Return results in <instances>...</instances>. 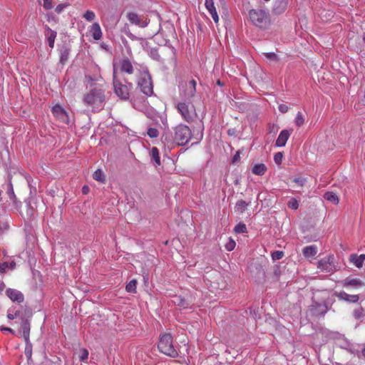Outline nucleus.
<instances>
[{
	"label": "nucleus",
	"mask_w": 365,
	"mask_h": 365,
	"mask_svg": "<svg viewBox=\"0 0 365 365\" xmlns=\"http://www.w3.org/2000/svg\"><path fill=\"white\" fill-rule=\"evenodd\" d=\"M334 302L335 299L330 297L327 289L317 290L313 293L309 310L314 316L324 317L331 309Z\"/></svg>",
	"instance_id": "f257e3e1"
},
{
	"label": "nucleus",
	"mask_w": 365,
	"mask_h": 365,
	"mask_svg": "<svg viewBox=\"0 0 365 365\" xmlns=\"http://www.w3.org/2000/svg\"><path fill=\"white\" fill-rule=\"evenodd\" d=\"M105 99L103 90L95 88L84 96L83 101L85 105L92 108L93 112H97L103 108Z\"/></svg>",
	"instance_id": "f03ea898"
},
{
	"label": "nucleus",
	"mask_w": 365,
	"mask_h": 365,
	"mask_svg": "<svg viewBox=\"0 0 365 365\" xmlns=\"http://www.w3.org/2000/svg\"><path fill=\"white\" fill-rule=\"evenodd\" d=\"M249 17L252 24L261 29H267L271 23L269 14L262 9H251Z\"/></svg>",
	"instance_id": "7ed1b4c3"
},
{
	"label": "nucleus",
	"mask_w": 365,
	"mask_h": 365,
	"mask_svg": "<svg viewBox=\"0 0 365 365\" xmlns=\"http://www.w3.org/2000/svg\"><path fill=\"white\" fill-rule=\"evenodd\" d=\"M192 137V131L188 126L180 123L173 128V140L178 145H187Z\"/></svg>",
	"instance_id": "20e7f679"
},
{
	"label": "nucleus",
	"mask_w": 365,
	"mask_h": 365,
	"mask_svg": "<svg viewBox=\"0 0 365 365\" xmlns=\"http://www.w3.org/2000/svg\"><path fill=\"white\" fill-rule=\"evenodd\" d=\"M158 348L161 353L166 356L172 358L178 356V352L173 345V340L170 334H164L160 337Z\"/></svg>",
	"instance_id": "39448f33"
},
{
	"label": "nucleus",
	"mask_w": 365,
	"mask_h": 365,
	"mask_svg": "<svg viewBox=\"0 0 365 365\" xmlns=\"http://www.w3.org/2000/svg\"><path fill=\"white\" fill-rule=\"evenodd\" d=\"M176 108L185 121L187 123L194 121L197 115L195 107L190 102H179Z\"/></svg>",
	"instance_id": "423d86ee"
},
{
	"label": "nucleus",
	"mask_w": 365,
	"mask_h": 365,
	"mask_svg": "<svg viewBox=\"0 0 365 365\" xmlns=\"http://www.w3.org/2000/svg\"><path fill=\"white\" fill-rule=\"evenodd\" d=\"M113 86L115 94L123 100H128L130 97V90L133 88V84H123L117 78L115 71H113Z\"/></svg>",
	"instance_id": "0eeeda50"
},
{
	"label": "nucleus",
	"mask_w": 365,
	"mask_h": 365,
	"mask_svg": "<svg viewBox=\"0 0 365 365\" xmlns=\"http://www.w3.org/2000/svg\"><path fill=\"white\" fill-rule=\"evenodd\" d=\"M138 86L145 95L150 96L153 93L152 79L148 70L140 74L138 81Z\"/></svg>",
	"instance_id": "6e6552de"
},
{
	"label": "nucleus",
	"mask_w": 365,
	"mask_h": 365,
	"mask_svg": "<svg viewBox=\"0 0 365 365\" xmlns=\"http://www.w3.org/2000/svg\"><path fill=\"white\" fill-rule=\"evenodd\" d=\"M317 268L323 272L334 273L337 270L333 255H328L317 262Z\"/></svg>",
	"instance_id": "1a4fd4ad"
},
{
	"label": "nucleus",
	"mask_w": 365,
	"mask_h": 365,
	"mask_svg": "<svg viewBox=\"0 0 365 365\" xmlns=\"http://www.w3.org/2000/svg\"><path fill=\"white\" fill-rule=\"evenodd\" d=\"M51 111L56 118L64 123H69L68 115L61 106L59 104L55 105L52 107Z\"/></svg>",
	"instance_id": "9d476101"
},
{
	"label": "nucleus",
	"mask_w": 365,
	"mask_h": 365,
	"mask_svg": "<svg viewBox=\"0 0 365 365\" xmlns=\"http://www.w3.org/2000/svg\"><path fill=\"white\" fill-rule=\"evenodd\" d=\"M127 18L130 24L138 26L141 28H145L148 26L149 20L147 19L143 20L136 13L128 12L127 14Z\"/></svg>",
	"instance_id": "9b49d317"
},
{
	"label": "nucleus",
	"mask_w": 365,
	"mask_h": 365,
	"mask_svg": "<svg viewBox=\"0 0 365 365\" xmlns=\"http://www.w3.org/2000/svg\"><path fill=\"white\" fill-rule=\"evenodd\" d=\"M292 132H293L292 128L282 130L280 132L277 139L276 140L275 145L277 147L285 146L287 141L288 140V139H289L290 135L292 133Z\"/></svg>",
	"instance_id": "f8f14e48"
},
{
	"label": "nucleus",
	"mask_w": 365,
	"mask_h": 365,
	"mask_svg": "<svg viewBox=\"0 0 365 365\" xmlns=\"http://www.w3.org/2000/svg\"><path fill=\"white\" fill-rule=\"evenodd\" d=\"M7 297L13 302L21 303L24 300V294L19 290L9 288L6 291Z\"/></svg>",
	"instance_id": "ddd939ff"
},
{
	"label": "nucleus",
	"mask_w": 365,
	"mask_h": 365,
	"mask_svg": "<svg viewBox=\"0 0 365 365\" xmlns=\"http://www.w3.org/2000/svg\"><path fill=\"white\" fill-rule=\"evenodd\" d=\"M334 294L336 297H338L339 299L344 300V301H345L346 302H349V303H356L359 299V295H357V294L351 295V294L346 293L344 291H341L340 292H334Z\"/></svg>",
	"instance_id": "4468645a"
},
{
	"label": "nucleus",
	"mask_w": 365,
	"mask_h": 365,
	"mask_svg": "<svg viewBox=\"0 0 365 365\" xmlns=\"http://www.w3.org/2000/svg\"><path fill=\"white\" fill-rule=\"evenodd\" d=\"M288 5V0H275L272 12L274 14L279 15L285 11Z\"/></svg>",
	"instance_id": "2eb2a0df"
},
{
	"label": "nucleus",
	"mask_w": 365,
	"mask_h": 365,
	"mask_svg": "<svg viewBox=\"0 0 365 365\" xmlns=\"http://www.w3.org/2000/svg\"><path fill=\"white\" fill-rule=\"evenodd\" d=\"M196 81L191 80L185 83V90L184 91V97L189 99L194 96L196 91Z\"/></svg>",
	"instance_id": "dca6fc26"
},
{
	"label": "nucleus",
	"mask_w": 365,
	"mask_h": 365,
	"mask_svg": "<svg viewBox=\"0 0 365 365\" xmlns=\"http://www.w3.org/2000/svg\"><path fill=\"white\" fill-rule=\"evenodd\" d=\"M45 36L46 38L48 44L51 48L54 46L55 39L57 36V32L52 30L48 25H45Z\"/></svg>",
	"instance_id": "f3484780"
},
{
	"label": "nucleus",
	"mask_w": 365,
	"mask_h": 365,
	"mask_svg": "<svg viewBox=\"0 0 365 365\" xmlns=\"http://www.w3.org/2000/svg\"><path fill=\"white\" fill-rule=\"evenodd\" d=\"M342 285L344 287H352L354 288H359L364 286V282H363L360 279L358 278H349L347 277L344 279L342 282Z\"/></svg>",
	"instance_id": "a211bd4d"
},
{
	"label": "nucleus",
	"mask_w": 365,
	"mask_h": 365,
	"mask_svg": "<svg viewBox=\"0 0 365 365\" xmlns=\"http://www.w3.org/2000/svg\"><path fill=\"white\" fill-rule=\"evenodd\" d=\"M205 5L215 23L219 21V16L213 0H205Z\"/></svg>",
	"instance_id": "6ab92c4d"
},
{
	"label": "nucleus",
	"mask_w": 365,
	"mask_h": 365,
	"mask_svg": "<svg viewBox=\"0 0 365 365\" xmlns=\"http://www.w3.org/2000/svg\"><path fill=\"white\" fill-rule=\"evenodd\" d=\"M21 327L23 331V335L26 343L29 342V334H30V322L27 319L24 317L21 318Z\"/></svg>",
	"instance_id": "aec40b11"
},
{
	"label": "nucleus",
	"mask_w": 365,
	"mask_h": 365,
	"mask_svg": "<svg viewBox=\"0 0 365 365\" xmlns=\"http://www.w3.org/2000/svg\"><path fill=\"white\" fill-rule=\"evenodd\" d=\"M173 303L182 309H191V302L181 296H175L173 300Z\"/></svg>",
	"instance_id": "412c9836"
},
{
	"label": "nucleus",
	"mask_w": 365,
	"mask_h": 365,
	"mask_svg": "<svg viewBox=\"0 0 365 365\" xmlns=\"http://www.w3.org/2000/svg\"><path fill=\"white\" fill-rule=\"evenodd\" d=\"M120 71L128 74L133 73V66L128 58H123L120 61Z\"/></svg>",
	"instance_id": "4be33fe9"
},
{
	"label": "nucleus",
	"mask_w": 365,
	"mask_h": 365,
	"mask_svg": "<svg viewBox=\"0 0 365 365\" xmlns=\"http://www.w3.org/2000/svg\"><path fill=\"white\" fill-rule=\"evenodd\" d=\"M90 32L95 40H100L102 38V31L98 23H93L91 26Z\"/></svg>",
	"instance_id": "5701e85b"
},
{
	"label": "nucleus",
	"mask_w": 365,
	"mask_h": 365,
	"mask_svg": "<svg viewBox=\"0 0 365 365\" xmlns=\"http://www.w3.org/2000/svg\"><path fill=\"white\" fill-rule=\"evenodd\" d=\"M70 48L66 46L63 45L60 48V62L62 64H65L68 59L70 54Z\"/></svg>",
	"instance_id": "b1692460"
},
{
	"label": "nucleus",
	"mask_w": 365,
	"mask_h": 365,
	"mask_svg": "<svg viewBox=\"0 0 365 365\" xmlns=\"http://www.w3.org/2000/svg\"><path fill=\"white\" fill-rule=\"evenodd\" d=\"M317 247L316 245L306 246L302 250V254L305 257H314L317 253Z\"/></svg>",
	"instance_id": "393cba45"
},
{
	"label": "nucleus",
	"mask_w": 365,
	"mask_h": 365,
	"mask_svg": "<svg viewBox=\"0 0 365 365\" xmlns=\"http://www.w3.org/2000/svg\"><path fill=\"white\" fill-rule=\"evenodd\" d=\"M267 170V166L264 163H258L254 165L252 171L255 175H263L266 173Z\"/></svg>",
	"instance_id": "a878e982"
},
{
	"label": "nucleus",
	"mask_w": 365,
	"mask_h": 365,
	"mask_svg": "<svg viewBox=\"0 0 365 365\" xmlns=\"http://www.w3.org/2000/svg\"><path fill=\"white\" fill-rule=\"evenodd\" d=\"M150 156L151 160L155 162V165L158 166L160 165V158L159 150L156 147H153L150 151Z\"/></svg>",
	"instance_id": "bb28decb"
},
{
	"label": "nucleus",
	"mask_w": 365,
	"mask_h": 365,
	"mask_svg": "<svg viewBox=\"0 0 365 365\" xmlns=\"http://www.w3.org/2000/svg\"><path fill=\"white\" fill-rule=\"evenodd\" d=\"M250 202H247L243 200H240L237 202L235 205V210L240 213H243L247 210V207L250 205Z\"/></svg>",
	"instance_id": "cd10ccee"
},
{
	"label": "nucleus",
	"mask_w": 365,
	"mask_h": 365,
	"mask_svg": "<svg viewBox=\"0 0 365 365\" xmlns=\"http://www.w3.org/2000/svg\"><path fill=\"white\" fill-rule=\"evenodd\" d=\"M324 198L333 203L334 205H337L339 202V199L336 193L333 192H327L324 194Z\"/></svg>",
	"instance_id": "c85d7f7f"
},
{
	"label": "nucleus",
	"mask_w": 365,
	"mask_h": 365,
	"mask_svg": "<svg viewBox=\"0 0 365 365\" xmlns=\"http://www.w3.org/2000/svg\"><path fill=\"white\" fill-rule=\"evenodd\" d=\"M16 267V262L14 261H11L10 262H3L0 264V273L5 272L6 269H14Z\"/></svg>",
	"instance_id": "c756f323"
},
{
	"label": "nucleus",
	"mask_w": 365,
	"mask_h": 365,
	"mask_svg": "<svg viewBox=\"0 0 365 365\" xmlns=\"http://www.w3.org/2000/svg\"><path fill=\"white\" fill-rule=\"evenodd\" d=\"M93 178L101 182H103L106 180L105 175L101 169H98L94 172Z\"/></svg>",
	"instance_id": "7c9ffc66"
},
{
	"label": "nucleus",
	"mask_w": 365,
	"mask_h": 365,
	"mask_svg": "<svg viewBox=\"0 0 365 365\" xmlns=\"http://www.w3.org/2000/svg\"><path fill=\"white\" fill-rule=\"evenodd\" d=\"M356 254H352L349 257V261L353 263L357 268H361L363 265L362 262L359 258H357Z\"/></svg>",
	"instance_id": "2f4dec72"
},
{
	"label": "nucleus",
	"mask_w": 365,
	"mask_h": 365,
	"mask_svg": "<svg viewBox=\"0 0 365 365\" xmlns=\"http://www.w3.org/2000/svg\"><path fill=\"white\" fill-rule=\"evenodd\" d=\"M234 231L237 234L247 233V229L246 225L243 222H239L234 228Z\"/></svg>",
	"instance_id": "473e14b6"
},
{
	"label": "nucleus",
	"mask_w": 365,
	"mask_h": 365,
	"mask_svg": "<svg viewBox=\"0 0 365 365\" xmlns=\"http://www.w3.org/2000/svg\"><path fill=\"white\" fill-rule=\"evenodd\" d=\"M6 192L10 200L14 201L16 200V195L14 194L13 185L11 181L6 185Z\"/></svg>",
	"instance_id": "72a5a7b5"
},
{
	"label": "nucleus",
	"mask_w": 365,
	"mask_h": 365,
	"mask_svg": "<svg viewBox=\"0 0 365 365\" xmlns=\"http://www.w3.org/2000/svg\"><path fill=\"white\" fill-rule=\"evenodd\" d=\"M136 284H137L136 280L132 279L127 284V285L125 287L126 291L128 292H130V293L136 292Z\"/></svg>",
	"instance_id": "f704fd0d"
},
{
	"label": "nucleus",
	"mask_w": 365,
	"mask_h": 365,
	"mask_svg": "<svg viewBox=\"0 0 365 365\" xmlns=\"http://www.w3.org/2000/svg\"><path fill=\"white\" fill-rule=\"evenodd\" d=\"M294 123L297 127H301L304 123V118L301 112H298L294 119Z\"/></svg>",
	"instance_id": "c9c22d12"
},
{
	"label": "nucleus",
	"mask_w": 365,
	"mask_h": 365,
	"mask_svg": "<svg viewBox=\"0 0 365 365\" xmlns=\"http://www.w3.org/2000/svg\"><path fill=\"white\" fill-rule=\"evenodd\" d=\"M83 17L86 19L88 21H93L95 18H96V14L93 11H91V10H87Z\"/></svg>",
	"instance_id": "e433bc0d"
},
{
	"label": "nucleus",
	"mask_w": 365,
	"mask_h": 365,
	"mask_svg": "<svg viewBox=\"0 0 365 365\" xmlns=\"http://www.w3.org/2000/svg\"><path fill=\"white\" fill-rule=\"evenodd\" d=\"M287 206L289 208L296 210L299 207V202L295 198H292L288 202Z\"/></svg>",
	"instance_id": "4c0bfd02"
},
{
	"label": "nucleus",
	"mask_w": 365,
	"mask_h": 365,
	"mask_svg": "<svg viewBox=\"0 0 365 365\" xmlns=\"http://www.w3.org/2000/svg\"><path fill=\"white\" fill-rule=\"evenodd\" d=\"M150 57L155 60L160 61L161 60L160 56L159 54L158 50L156 48H152L150 52Z\"/></svg>",
	"instance_id": "58836bf2"
},
{
	"label": "nucleus",
	"mask_w": 365,
	"mask_h": 365,
	"mask_svg": "<svg viewBox=\"0 0 365 365\" xmlns=\"http://www.w3.org/2000/svg\"><path fill=\"white\" fill-rule=\"evenodd\" d=\"M147 134L150 138H157L159 135L158 129L155 128H149L147 131Z\"/></svg>",
	"instance_id": "ea45409f"
},
{
	"label": "nucleus",
	"mask_w": 365,
	"mask_h": 365,
	"mask_svg": "<svg viewBox=\"0 0 365 365\" xmlns=\"http://www.w3.org/2000/svg\"><path fill=\"white\" fill-rule=\"evenodd\" d=\"M283 257L284 252L282 251L277 250L272 253V259L274 261L281 259Z\"/></svg>",
	"instance_id": "a19ab883"
},
{
	"label": "nucleus",
	"mask_w": 365,
	"mask_h": 365,
	"mask_svg": "<svg viewBox=\"0 0 365 365\" xmlns=\"http://www.w3.org/2000/svg\"><path fill=\"white\" fill-rule=\"evenodd\" d=\"M88 351L87 349H80V353H79V356H78L80 361H84L85 360H86L88 359Z\"/></svg>",
	"instance_id": "79ce46f5"
},
{
	"label": "nucleus",
	"mask_w": 365,
	"mask_h": 365,
	"mask_svg": "<svg viewBox=\"0 0 365 365\" xmlns=\"http://www.w3.org/2000/svg\"><path fill=\"white\" fill-rule=\"evenodd\" d=\"M283 154L282 153L278 152L274 154V160L276 164L280 165L282 162Z\"/></svg>",
	"instance_id": "37998d69"
},
{
	"label": "nucleus",
	"mask_w": 365,
	"mask_h": 365,
	"mask_svg": "<svg viewBox=\"0 0 365 365\" xmlns=\"http://www.w3.org/2000/svg\"><path fill=\"white\" fill-rule=\"evenodd\" d=\"M69 6L68 4L67 3H65V4H58L56 9H55V11L57 14H61L66 8H67L68 6Z\"/></svg>",
	"instance_id": "c03bdc74"
},
{
	"label": "nucleus",
	"mask_w": 365,
	"mask_h": 365,
	"mask_svg": "<svg viewBox=\"0 0 365 365\" xmlns=\"http://www.w3.org/2000/svg\"><path fill=\"white\" fill-rule=\"evenodd\" d=\"M264 55L265 56V57L267 59H269L270 61H277L278 60L277 56L273 52L264 53Z\"/></svg>",
	"instance_id": "a18cd8bd"
},
{
	"label": "nucleus",
	"mask_w": 365,
	"mask_h": 365,
	"mask_svg": "<svg viewBox=\"0 0 365 365\" xmlns=\"http://www.w3.org/2000/svg\"><path fill=\"white\" fill-rule=\"evenodd\" d=\"M354 316L356 319H360L364 317L362 308L356 309L354 311Z\"/></svg>",
	"instance_id": "49530a36"
},
{
	"label": "nucleus",
	"mask_w": 365,
	"mask_h": 365,
	"mask_svg": "<svg viewBox=\"0 0 365 365\" xmlns=\"http://www.w3.org/2000/svg\"><path fill=\"white\" fill-rule=\"evenodd\" d=\"M25 354L28 358H30L31 356L32 348L30 341L28 344L26 343V346L25 348Z\"/></svg>",
	"instance_id": "de8ad7c7"
},
{
	"label": "nucleus",
	"mask_w": 365,
	"mask_h": 365,
	"mask_svg": "<svg viewBox=\"0 0 365 365\" xmlns=\"http://www.w3.org/2000/svg\"><path fill=\"white\" fill-rule=\"evenodd\" d=\"M235 242L232 240H230L225 245V248L227 251H232L235 247Z\"/></svg>",
	"instance_id": "09e8293b"
},
{
	"label": "nucleus",
	"mask_w": 365,
	"mask_h": 365,
	"mask_svg": "<svg viewBox=\"0 0 365 365\" xmlns=\"http://www.w3.org/2000/svg\"><path fill=\"white\" fill-rule=\"evenodd\" d=\"M306 180L302 178H296L293 180V182L297 183L299 186L303 187L305 183Z\"/></svg>",
	"instance_id": "8fccbe9b"
},
{
	"label": "nucleus",
	"mask_w": 365,
	"mask_h": 365,
	"mask_svg": "<svg viewBox=\"0 0 365 365\" xmlns=\"http://www.w3.org/2000/svg\"><path fill=\"white\" fill-rule=\"evenodd\" d=\"M43 6L46 9H51L53 8V4H52L51 1H50V0H43Z\"/></svg>",
	"instance_id": "3c124183"
},
{
	"label": "nucleus",
	"mask_w": 365,
	"mask_h": 365,
	"mask_svg": "<svg viewBox=\"0 0 365 365\" xmlns=\"http://www.w3.org/2000/svg\"><path fill=\"white\" fill-rule=\"evenodd\" d=\"M278 108H279V110L280 112H282V113H287L288 111V109H289L288 106L287 105H285V104H280Z\"/></svg>",
	"instance_id": "603ef678"
},
{
	"label": "nucleus",
	"mask_w": 365,
	"mask_h": 365,
	"mask_svg": "<svg viewBox=\"0 0 365 365\" xmlns=\"http://www.w3.org/2000/svg\"><path fill=\"white\" fill-rule=\"evenodd\" d=\"M240 152L237 151L235 155L232 158V163H236L240 160Z\"/></svg>",
	"instance_id": "864d4df0"
},
{
	"label": "nucleus",
	"mask_w": 365,
	"mask_h": 365,
	"mask_svg": "<svg viewBox=\"0 0 365 365\" xmlns=\"http://www.w3.org/2000/svg\"><path fill=\"white\" fill-rule=\"evenodd\" d=\"M1 329L3 331H8V332L11 333L13 334L15 333V331L12 329L9 328V327H2Z\"/></svg>",
	"instance_id": "5fc2aeb1"
},
{
	"label": "nucleus",
	"mask_w": 365,
	"mask_h": 365,
	"mask_svg": "<svg viewBox=\"0 0 365 365\" xmlns=\"http://www.w3.org/2000/svg\"><path fill=\"white\" fill-rule=\"evenodd\" d=\"M7 317H8V319H10V320H13V319H14L15 318H16V314H12V313L9 312V313L7 314Z\"/></svg>",
	"instance_id": "6e6d98bb"
},
{
	"label": "nucleus",
	"mask_w": 365,
	"mask_h": 365,
	"mask_svg": "<svg viewBox=\"0 0 365 365\" xmlns=\"http://www.w3.org/2000/svg\"><path fill=\"white\" fill-rule=\"evenodd\" d=\"M357 258H359L360 260L362 262V263H364V262L365 260V254H361L360 255H358Z\"/></svg>",
	"instance_id": "4d7b16f0"
},
{
	"label": "nucleus",
	"mask_w": 365,
	"mask_h": 365,
	"mask_svg": "<svg viewBox=\"0 0 365 365\" xmlns=\"http://www.w3.org/2000/svg\"><path fill=\"white\" fill-rule=\"evenodd\" d=\"M9 227V225L6 223H4L3 226L0 225V231L2 230H7Z\"/></svg>",
	"instance_id": "13d9d810"
},
{
	"label": "nucleus",
	"mask_w": 365,
	"mask_h": 365,
	"mask_svg": "<svg viewBox=\"0 0 365 365\" xmlns=\"http://www.w3.org/2000/svg\"><path fill=\"white\" fill-rule=\"evenodd\" d=\"M89 190V187L88 186H83L82 188L83 193L86 194Z\"/></svg>",
	"instance_id": "bf43d9fd"
},
{
	"label": "nucleus",
	"mask_w": 365,
	"mask_h": 365,
	"mask_svg": "<svg viewBox=\"0 0 365 365\" xmlns=\"http://www.w3.org/2000/svg\"><path fill=\"white\" fill-rule=\"evenodd\" d=\"M5 284L4 283H1L0 284V291H2L4 288H5Z\"/></svg>",
	"instance_id": "052dcab7"
},
{
	"label": "nucleus",
	"mask_w": 365,
	"mask_h": 365,
	"mask_svg": "<svg viewBox=\"0 0 365 365\" xmlns=\"http://www.w3.org/2000/svg\"><path fill=\"white\" fill-rule=\"evenodd\" d=\"M20 312L16 311L14 314H16V317L19 316Z\"/></svg>",
	"instance_id": "680f3d73"
},
{
	"label": "nucleus",
	"mask_w": 365,
	"mask_h": 365,
	"mask_svg": "<svg viewBox=\"0 0 365 365\" xmlns=\"http://www.w3.org/2000/svg\"><path fill=\"white\" fill-rule=\"evenodd\" d=\"M217 84L222 86V84H221L220 81H217Z\"/></svg>",
	"instance_id": "e2e57ef3"
}]
</instances>
